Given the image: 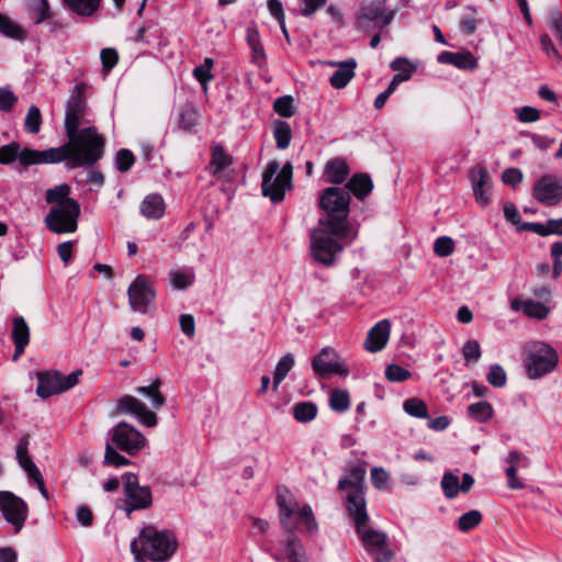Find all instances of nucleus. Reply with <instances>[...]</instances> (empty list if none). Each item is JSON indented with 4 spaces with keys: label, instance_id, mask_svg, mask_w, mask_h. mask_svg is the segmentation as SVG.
<instances>
[{
    "label": "nucleus",
    "instance_id": "f257e3e1",
    "mask_svg": "<svg viewBox=\"0 0 562 562\" xmlns=\"http://www.w3.org/2000/svg\"><path fill=\"white\" fill-rule=\"evenodd\" d=\"M87 88L86 83L80 82L71 89L69 99L66 102L65 131L68 138L79 142L80 145L102 157L105 142L97 128L89 126L79 130L88 111L85 97Z\"/></svg>",
    "mask_w": 562,
    "mask_h": 562
},
{
    "label": "nucleus",
    "instance_id": "f03ea898",
    "mask_svg": "<svg viewBox=\"0 0 562 562\" xmlns=\"http://www.w3.org/2000/svg\"><path fill=\"white\" fill-rule=\"evenodd\" d=\"M101 155L79 144L72 138L59 147L45 150L24 148L21 151V165L58 164L66 161L69 168H89L101 159Z\"/></svg>",
    "mask_w": 562,
    "mask_h": 562
},
{
    "label": "nucleus",
    "instance_id": "7ed1b4c3",
    "mask_svg": "<svg viewBox=\"0 0 562 562\" xmlns=\"http://www.w3.org/2000/svg\"><path fill=\"white\" fill-rule=\"evenodd\" d=\"M177 539L170 530H160L153 525L144 527L131 542L132 552H140L154 562H166L176 552Z\"/></svg>",
    "mask_w": 562,
    "mask_h": 562
},
{
    "label": "nucleus",
    "instance_id": "20e7f679",
    "mask_svg": "<svg viewBox=\"0 0 562 562\" xmlns=\"http://www.w3.org/2000/svg\"><path fill=\"white\" fill-rule=\"evenodd\" d=\"M277 504L279 506L280 524L286 531L293 532L302 526L308 532L318 530L312 507L307 504L300 505L285 487L278 488Z\"/></svg>",
    "mask_w": 562,
    "mask_h": 562
},
{
    "label": "nucleus",
    "instance_id": "39448f33",
    "mask_svg": "<svg viewBox=\"0 0 562 562\" xmlns=\"http://www.w3.org/2000/svg\"><path fill=\"white\" fill-rule=\"evenodd\" d=\"M350 205V194L344 188L329 187L325 189L319 198V207L326 213V217L321 218V225H326L336 232L350 229L348 223Z\"/></svg>",
    "mask_w": 562,
    "mask_h": 562
},
{
    "label": "nucleus",
    "instance_id": "423d86ee",
    "mask_svg": "<svg viewBox=\"0 0 562 562\" xmlns=\"http://www.w3.org/2000/svg\"><path fill=\"white\" fill-rule=\"evenodd\" d=\"M525 371L530 380H538L554 372L559 364V352L550 344L532 340L524 346Z\"/></svg>",
    "mask_w": 562,
    "mask_h": 562
},
{
    "label": "nucleus",
    "instance_id": "0eeeda50",
    "mask_svg": "<svg viewBox=\"0 0 562 562\" xmlns=\"http://www.w3.org/2000/svg\"><path fill=\"white\" fill-rule=\"evenodd\" d=\"M349 235L350 229L345 228L342 232L338 233L318 223V226L311 232V251L313 258L325 266L333 265L336 256L344 249L340 240L347 239Z\"/></svg>",
    "mask_w": 562,
    "mask_h": 562
},
{
    "label": "nucleus",
    "instance_id": "6e6552de",
    "mask_svg": "<svg viewBox=\"0 0 562 562\" xmlns=\"http://www.w3.org/2000/svg\"><path fill=\"white\" fill-rule=\"evenodd\" d=\"M348 513L367 551L374 555L376 562H389L393 554L386 547V536L368 526L369 516L367 507L359 508L358 510H348Z\"/></svg>",
    "mask_w": 562,
    "mask_h": 562
},
{
    "label": "nucleus",
    "instance_id": "1a4fd4ad",
    "mask_svg": "<svg viewBox=\"0 0 562 562\" xmlns=\"http://www.w3.org/2000/svg\"><path fill=\"white\" fill-rule=\"evenodd\" d=\"M293 167L290 161L280 167L279 161L271 160L262 172V194L273 203L283 201L285 192L292 188Z\"/></svg>",
    "mask_w": 562,
    "mask_h": 562
},
{
    "label": "nucleus",
    "instance_id": "9d476101",
    "mask_svg": "<svg viewBox=\"0 0 562 562\" xmlns=\"http://www.w3.org/2000/svg\"><path fill=\"white\" fill-rule=\"evenodd\" d=\"M124 498L120 508L127 517L135 510L147 509L153 504L151 490L147 485H140L136 474L127 472L123 474Z\"/></svg>",
    "mask_w": 562,
    "mask_h": 562
},
{
    "label": "nucleus",
    "instance_id": "9b49d317",
    "mask_svg": "<svg viewBox=\"0 0 562 562\" xmlns=\"http://www.w3.org/2000/svg\"><path fill=\"white\" fill-rule=\"evenodd\" d=\"M80 205L76 200H69L64 205H54L45 216V224L56 234L74 233L78 227Z\"/></svg>",
    "mask_w": 562,
    "mask_h": 562
},
{
    "label": "nucleus",
    "instance_id": "f8f14e48",
    "mask_svg": "<svg viewBox=\"0 0 562 562\" xmlns=\"http://www.w3.org/2000/svg\"><path fill=\"white\" fill-rule=\"evenodd\" d=\"M366 463L353 464L349 468V477L339 481V490L346 492L348 510L367 507L364 498Z\"/></svg>",
    "mask_w": 562,
    "mask_h": 562
},
{
    "label": "nucleus",
    "instance_id": "ddd939ff",
    "mask_svg": "<svg viewBox=\"0 0 562 562\" xmlns=\"http://www.w3.org/2000/svg\"><path fill=\"white\" fill-rule=\"evenodd\" d=\"M0 513L4 520L19 532L25 525L29 516L26 502L10 491H0Z\"/></svg>",
    "mask_w": 562,
    "mask_h": 562
},
{
    "label": "nucleus",
    "instance_id": "4468645a",
    "mask_svg": "<svg viewBox=\"0 0 562 562\" xmlns=\"http://www.w3.org/2000/svg\"><path fill=\"white\" fill-rule=\"evenodd\" d=\"M131 310L136 313L147 314L154 306L156 292L144 274H138L127 289Z\"/></svg>",
    "mask_w": 562,
    "mask_h": 562
},
{
    "label": "nucleus",
    "instance_id": "2eb2a0df",
    "mask_svg": "<svg viewBox=\"0 0 562 562\" xmlns=\"http://www.w3.org/2000/svg\"><path fill=\"white\" fill-rule=\"evenodd\" d=\"M80 375V370L74 371L68 375H63L59 372L38 373L36 393L43 398L63 393L74 387L78 383Z\"/></svg>",
    "mask_w": 562,
    "mask_h": 562
},
{
    "label": "nucleus",
    "instance_id": "dca6fc26",
    "mask_svg": "<svg viewBox=\"0 0 562 562\" xmlns=\"http://www.w3.org/2000/svg\"><path fill=\"white\" fill-rule=\"evenodd\" d=\"M533 198L547 206H555L562 201V178L557 175H543L532 188Z\"/></svg>",
    "mask_w": 562,
    "mask_h": 562
},
{
    "label": "nucleus",
    "instance_id": "f3484780",
    "mask_svg": "<svg viewBox=\"0 0 562 562\" xmlns=\"http://www.w3.org/2000/svg\"><path fill=\"white\" fill-rule=\"evenodd\" d=\"M113 443L122 451L134 456L146 445V438L136 428L119 423L112 431Z\"/></svg>",
    "mask_w": 562,
    "mask_h": 562
},
{
    "label": "nucleus",
    "instance_id": "a211bd4d",
    "mask_svg": "<svg viewBox=\"0 0 562 562\" xmlns=\"http://www.w3.org/2000/svg\"><path fill=\"white\" fill-rule=\"evenodd\" d=\"M312 368L318 375L339 374L347 376L348 369L338 360L334 349L326 347L312 360Z\"/></svg>",
    "mask_w": 562,
    "mask_h": 562
},
{
    "label": "nucleus",
    "instance_id": "6ab92c4d",
    "mask_svg": "<svg viewBox=\"0 0 562 562\" xmlns=\"http://www.w3.org/2000/svg\"><path fill=\"white\" fill-rule=\"evenodd\" d=\"M475 201L486 206L491 202L492 180L488 171L482 166H475L469 175Z\"/></svg>",
    "mask_w": 562,
    "mask_h": 562
},
{
    "label": "nucleus",
    "instance_id": "aec40b11",
    "mask_svg": "<svg viewBox=\"0 0 562 562\" xmlns=\"http://www.w3.org/2000/svg\"><path fill=\"white\" fill-rule=\"evenodd\" d=\"M117 408L126 414L135 416L139 423L147 427L157 425V416L138 398L132 395H124L117 401Z\"/></svg>",
    "mask_w": 562,
    "mask_h": 562
},
{
    "label": "nucleus",
    "instance_id": "412c9836",
    "mask_svg": "<svg viewBox=\"0 0 562 562\" xmlns=\"http://www.w3.org/2000/svg\"><path fill=\"white\" fill-rule=\"evenodd\" d=\"M394 14V11L385 13L382 2H371L361 8L358 22L362 27H369L370 23L387 26L392 22Z\"/></svg>",
    "mask_w": 562,
    "mask_h": 562
},
{
    "label": "nucleus",
    "instance_id": "4be33fe9",
    "mask_svg": "<svg viewBox=\"0 0 562 562\" xmlns=\"http://www.w3.org/2000/svg\"><path fill=\"white\" fill-rule=\"evenodd\" d=\"M391 323L389 319L378 322L368 333L366 349L370 352L382 350L390 338Z\"/></svg>",
    "mask_w": 562,
    "mask_h": 562
},
{
    "label": "nucleus",
    "instance_id": "5701e85b",
    "mask_svg": "<svg viewBox=\"0 0 562 562\" xmlns=\"http://www.w3.org/2000/svg\"><path fill=\"white\" fill-rule=\"evenodd\" d=\"M12 340L14 344L13 360H18L30 342V327L23 316H15L12 321Z\"/></svg>",
    "mask_w": 562,
    "mask_h": 562
},
{
    "label": "nucleus",
    "instance_id": "b1692460",
    "mask_svg": "<svg viewBox=\"0 0 562 562\" xmlns=\"http://www.w3.org/2000/svg\"><path fill=\"white\" fill-rule=\"evenodd\" d=\"M437 60L440 64L453 65L463 70H474L477 67V59L471 52L453 53L445 50L438 55Z\"/></svg>",
    "mask_w": 562,
    "mask_h": 562
},
{
    "label": "nucleus",
    "instance_id": "393cba45",
    "mask_svg": "<svg viewBox=\"0 0 562 562\" xmlns=\"http://www.w3.org/2000/svg\"><path fill=\"white\" fill-rule=\"evenodd\" d=\"M233 164V158L225 151L221 145L212 147L211 162L209 166L210 173L217 178H225V170Z\"/></svg>",
    "mask_w": 562,
    "mask_h": 562
},
{
    "label": "nucleus",
    "instance_id": "a878e982",
    "mask_svg": "<svg viewBox=\"0 0 562 562\" xmlns=\"http://www.w3.org/2000/svg\"><path fill=\"white\" fill-rule=\"evenodd\" d=\"M284 562H310L302 541L294 535L289 536L283 542Z\"/></svg>",
    "mask_w": 562,
    "mask_h": 562
},
{
    "label": "nucleus",
    "instance_id": "bb28decb",
    "mask_svg": "<svg viewBox=\"0 0 562 562\" xmlns=\"http://www.w3.org/2000/svg\"><path fill=\"white\" fill-rule=\"evenodd\" d=\"M349 173V166L342 158H334L327 161L325 166L326 181L334 184L344 183L348 179Z\"/></svg>",
    "mask_w": 562,
    "mask_h": 562
},
{
    "label": "nucleus",
    "instance_id": "cd10ccee",
    "mask_svg": "<svg viewBox=\"0 0 562 562\" xmlns=\"http://www.w3.org/2000/svg\"><path fill=\"white\" fill-rule=\"evenodd\" d=\"M357 63L353 58L339 63V68L329 79L330 85L336 89L345 88L355 77Z\"/></svg>",
    "mask_w": 562,
    "mask_h": 562
},
{
    "label": "nucleus",
    "instance_id": "c85d7f7f",
    "mask_svg": "<svg viewBox=\"0 0 562 562\" xmlns=\"http://www.w3.org/2000/svg\"><path fill=\"white\" fill-rule=\"evenodd\" d=\"M348 193H352L359 200L364 199L373 189L371 178L366 173L355 175L344 187Z\"/></svg>",
    "mask_w": 562,
    "mask_h": 562
},
{
    "label": "nucleus",
    "instance_id": "c756f323",
    "mask_svg": "<svg viewBox=\"0 0 562 562\" xmlns=\"http://www.w3.org/2000/svg\"><path fill=\"white\" fill-rule=\"evenodd\" d=\"M140 213L149 220H158L165 214V202L159 194L147 195L140 204Z\"/></svg>",
    "mask_w": 562,
    "mask_h": 562
},
{
    "label": "nucleus",
    "instance_id": "7c9ffc66",
    "mask_svg": "<svg viewBox=\"0 0 562 562\" xmlns=\"http://www.w3.org/2000/svg\"><path fill=\"white\" fill-rule=\"evenodd\" d=\"M246 41L251 50V63L258 67H262L266 63V53L261 44L259 32L252 27L247 29Z\"/></svg>",
    "mask_w": 562,
    "mask_h": 562
},
{
    "label": "nucleus",
    "instance_id": "2f4dec72",
    "mask_svg": "<svg viewBox=\"0 0 562 562\" xmlns=\"http://www.w3.org/2000/svg\"><path fill=\"white\" fill-rule=\"evenodd\" d=\"M63 3L70 12L89 18L99 10L101 0H63Z\"/></svg>",
    "mask_w": 562,
    "mask_h": 562
},
{
    "label": "nucleus",
    "instance_id": "473e14b6",
    "mask_svg": "<svg viewBox=\"0 0 562 562\" xmlns=\"http://www.w3.org/2000/svg\"><path fill=\"white\" fill-rule=\"evenodd\" d=\"M0 33L3 36L20 42L24 41L27 35L26 31L21 25L2 13H0Z\"/></svg>",
    "mask_w": 562,
    "mask_h": 562
},
{
    "label": "nucleus",
    "instance_id": "72a5a7b5",
    "mask_svg": "<svg viewBox=\"0 0 562 562\" xmlns=\"http://www.w3.org/2000/svg\"><path fill=\"white\" fill-rule=\"evenodd\" d=\"M195 273L193 269L188 268L184 270H171L169 273V281L173 289L186 290L194 282Z\"/></svg>",
    "mask_w": 562,
    "mask_h": 562
},
{
    "label": "nucleus",
    "instance_id": "f704fd0d",
    "mask_svg": "<svg viewBox=\"0 0 562 562\" xmlns=\"http://www.w3.org/2000/svg\"><path fill=\"white\" fill-rule=\"evenodd\" d=\"M292 414L299 423H308L315 419L317 415V406L308 401L299 402L293 405Z\"/></svg>",
    "mask_w": 562,
    "mask_h": 562
},
{
    "label": "nucleus",
    "instance_id": "c9c22d12",
    "mask_svg": "<svg viewBox=\"0 0 562 562\" xmlns=\"http://www.w3.org/2000/svg\"><path fill=\"white\" fill-rule=\"evenodd\" d=\"M295 360L292 353L284 355L277 363L273 375V390L277 391L280 383L294 367Z\"/></svg>",
    "mask_w": 562,
    "mask_h": 562
},
{
    "label": "nucleus",
    "instance_id": "e433bc0d",
    "mask_svg": "<svg viewBox=\"0 0 562 562\" xmlns=\"http://www.w3.org/2000/svg\"><path fill=\"white\" fill-rule=\"evenodd\" d=\"M160 384L161 382L157 378L150 385L137 387L136 392L140 395L147 396L155 408H160L165 405V397L159 392Z\"/></svg>",
    "mask_w": 562,
    "mask_h": 562
},
{
    "label": "nucleus",
    "instance_id": "4c0bfd02",
    "mask_svg": "<svg viewBox=\"0 0 562 562\" xmlns=\"http://www.w3.org/2000/svg\"><path fill=\"white\" fill-rule=\"evenodd\" d=\"M273 136L279 149L288 148L292 138V132L289 123L284 121H276L273 124Z\"/></svg>",
    "mask_w": 562,
    "mask_h": 562
},
{
    "label": "nucleus",
    "instance_id": "58836bf2",
    "mask_svg": "<svg viewBox=\"0 0 562 562\" xmlns=\"http://www.w3.org/2000/svg\"><path fill=\"white\" fill-rule=\"evenodd\" d=\"M477 11L474 7L469 5L464 9L462 15L460 16L459 25L460 29L467 34H473L479 24V20L476 19Z\"/></svg>",
    "mask_w": 562,
    "mask_h": 562
},
{
    "label": "nucleus",
    "instance_id": "ea45409f",
    "mask_svg": "<svg viewBox=\"0 0 562 562\" xmlns=\"http://www.w3.org/2000/svg\"><path fill=\"white\" fill-rule=\"evenodd\" d=\"M468 413L471 418L479 423L488 420L493 415V407L487 402L473 403L468 407Z\"/></svg>",
    "mask_w": 562,
    "mask_h": 562
},
{
    "label": "nucleus",
    "instance_id": "a19ab883",
    "mask_svg": "<svg viewBox=\"0 0 562 562\" xmlns=\"http://www.w3.org/2000/svg\"><path fill=\"white\" fill-rule=\"evenodd\" d=\"M440 485H441L443 495L449 499L454 498L458 495V493L460 492L459 476L453 474L452 472L443 473Z\"/></svg>",
    "mask_w": 562,
    "mask_h": 562
},
{
    "label": "nucleus",
    "instance_id": "79ce46f5",
    "mask_svg": "<svg viewBox=\"0 0 562 562\" xmlns=\"http://www.w3.org/2000/svg\"><path fill=\"white\" fill-rule=\"evenodd\" d=\"M70 187L68 184H59L46 191V201L55 205H64L67 201L71 200L68 198Z\"/></svg>",
    "mask_w": 562,
    "mask_h": 562
},
{
    "label": "nucleus",
    "instance_id": "37998d69",
    "mask_svg": "<svg viewBox=\"0 0 562 562\" xmlns=\"http://www.w3.org/2000/svg\"><path fill=\"white\" fill-rule=\"evenodd\" d=\"M403 409L409 416L416 418H427L428 411L427 405L423 400L417 397L408 398L403 403Z\"/></svg>",
    "mask_w": 562,
    "mask_h": 562
},
{
    "label": "nucleus",
    "instance_id": "c03bdc74",
    "mask_svg": "<svg viewBox=\"0 0 562 562\" xmlns=\"http://www.w3.org/2000/svg\"><path fill=\"white\" fill-rule=\"evenodd\" d=\"M42 125V113L38 106L31 105L24 119V127L31 134H37Z\"/></svg>",
    "mask_w": 562,
    "mask_h": 562
},
{
    "label": "nucleus",
    "instance_id": "a18cd8bd",
    "mask_svg": "<svg viewBox=\"0 0 562 562\" xmlns=\"http://www.w3.org/2000/svg\"><path fill=\"white\" fill-rule=\"evenodd\" d=\"M329 405L333 411L345 412L350 406L349 393L344 390H335L330 393Z\"/></svg>",
    "mask_w": 562,
    "mask_h": 562
},
{
    "label": "nucleus",
    "instance_id": "49530a36",
    "mask_svg": "<svg viewBox=\"0 0 562 562\" xmlns=\"http://www.w3.org/2000/svg\"><path fill=\"white\" fill-rule=\"evenodd\" d=\"M482 521V514L479 510H470L458 519V528L463 531H470Z\"/></svg>",
    "mask_w": 562,
    "mask_h": 562
},
{
    "label": "nucleus",
    "instance_id": "de8ad7c7",
    "mask_svg": "<svg viewBox=\"0 0 562 562\" xmlns=\"http://www.w3.org/2000/svg\"><path fill=\"white\" fill-rule=\"evenodd\" d=\"M21 149L20 144L16 142H12L8 145L0 147V164L7 165L15 159H19L21 162Z\"/></svg>",
    "mask_w": 562,
    "mask_h": 562
},
{
    "label": "nucleus",
    "instance_id": "09e8293b",
    "mask_svg": "<svg viewBox=\"0 0 562 562\" xmlns=\"http://www.w3.org/2000/svg\"><path fill=\"white\" fill-rule=\"evenodd\" d=\"M524 313L537 319H544L549 314V308L539 302L527 300L524 302Z\"/></svg>",
    "mask_w": 562,
    "mask_h": 562
},
{
    "label": "nucleus",
    "instance_id": "8fccbe9b",
    "mask_svg": "<svg viewBox=\"0 0 562 562\" xmlns=\"http://www.w3.org/2000/svg\"><path fill=\"white\" fill-rule=\"evenodd\" d=\"M462 356L467 363L477 362L482 356L479 341L475 339L467 340L462 347Z\"/></svg>",
    "mask_w": 562,
    "mask_h": 562
},
{
    "label": "nucleus",
    "instance_id": "3c124183",
    "mask_svg": "<svg viewBox=\"0 0 562 562\" xmlns=\"http://www.w3.org/2000/svg\"><path fill=\"white\" fill-rule=\"evenodd\" d=\"M114 162L119 171L126 172L134 165L135 156L131 150L123 148L115 154Z\"/></svg>",
    "mask_w": 562,
    "mask_h": 562
},
{
    "label": "nucleus",
    "instance_id": "603ef678",
    "mask_svg": "<svg viewBox=\"0 0 562 562\" xmlns=\"http://www.w3.org/2000/svg\"><path fill=\"white\" fill-rule=\"evenodd\" d=\"M487 382L494 387H503L507 381V374L502 366L492 364L486 375Z\"/></svg>",
    "mask_w": 562,
    "mask_h": 562
},
{
    "label": "nucleus",
    "instance_id": "864d4df0",
    "mask_svg": "<svg viewBox=\"0 0 562 562\" xmlns=\"http://www.w3.org/2000/svg\"><path fill=\"white\" fill-rule=\"evenodd\" d=\"M385 376L391 382H403L408 380L412 376V373L407 369L392 363L386 367Z\"/></svg>",
    "mask_w": 562,
    "mask_h": 562
},
{
    "label": "nucleus",
    "instance_id": "5fc2aeb1",
    "mask_svg": "<svg viewBox=\"0 0 562 562\" xmlns=\"http://www.w3.org/2000/svg\"><path fill=\"white\" fill-rule=\"evenodd\" d=\"M434 251L439 257L450 256L454 251V241L448 236L438 237L434 244Z\"/></svg>",
    "mask_w": 562,
    "mask_h": 562
},
{
    "label": "nucleus",
    "instance_id": "6e6d98bb",
    "mask_svg": "<svg viewBox=\"0 0 562 562\" xmlns=\"http://www.w3.org/2000/svg\"><path fill=\"white\" fill-rule=\"evenodd\" d=\"M100 59L102 63L103 71L108 74L111 69H113L116 66L119 61V54L116 49L106 47L101 50Z\"/></svg>",
    "mask_w": 562,
    "mask_h": 562
},
{
    "label": "nucleus",
    "instance_id": "4d7b16f0",
    "mask_svg": "<svg viewBox=\"0 0 562 562\" xmlns=\"http://www.w3.org/2000/svg\"><path fill=\"white\" fill-rule=\"evenodd\" d=\"M515 113L517 119L522 123H533L539 121L541 117L540 110L529 105L515 109Z\"/></svg>",
    "mask_w": 562,
    "mask_h": 562
},
{
    "label": "nucleus",
    "instance_id": "13d9d810",
    "mask_svg": "<svg viewBox=\"0 0 562 562\" xmlns=\"http://www.w3.org/2000/svg\"><path fill=\"white\" fill-rule=\"evenodd\" d=\"M274 111L283 117L293 115V99L290 95H283L276 99L273 103Z\"/></svg>",
    "mask_w": 562,
    "mask_h": 562
},
{
    "label": "nucleus",
    "instance_id": "bf43d9fd",
    "mask_svg": "<svg viewBox=\"0 0 562 562\" xmlns=\"http://www.w3.org/2000/svg\"><path fill=\"white\" fill-rule=\"evenodd\" d=\"M104 463L114 467H125L130 464V460L120 454L110 443L105 447Z\"/></svg>",
    "mask_w": 562,
    "mask_h": 562
},
{
    "label": "nucleus",
    "instance_id": "052dcab7",
    "mask_svg": "<svg viewBox=\"0 0 562 562\" xmlns=\"http://www.w3.org/2000/svg\"><path fill=\"white\" fill-rule=\"evenodd\" d=\"M390 474L384 468L375 467L371 470V483L376 490H384L387 487Z\"/></svg>",
    "mask_w": 562,
    "mask_h": 562
},
{
    "label": "nucleus",
    "instance_id": "680f3d73",
    "mask_svg": "<svg viewBox=\"0 0 562 562\" xmlns=\"http://www.w3.org/2000/svg\"><path fill=\"white\" fill-rule=\"evenodd\" d=\"M18 102V97L8 88L0 87V112H10Z\"/></svg>",
    "mask_w": 562,
    "mask_h": 562
},
{
    "label": "nucleus",
    "instance_id": "e2e57ef3",
    "mask_svg": "<svg viewBox=\"0 0 562 562\" xmlns=\"http://www.w3.org/2000/svg\"><path fill=\"white\" fill-rule=\"evenodd\" d=\"M505 462L508 464V467H513L517 470L527 469L530 464L529 458L516 450L508 453Z\"/></svg>",
    "mask_w": 562,
    "mask_h": 562
},
{
    "label": "nucleus",
    "instance_id": "0e129e2a",
    "mask_svg": "<svg viewBox=\"0 0 562 562\" xmlns=\"http://www.w3.org/2000/svg\"><path fill=\"white\" fill-rule=\"evenodd\" d=\"M391 68L397 74L407 75L408 79H411L413 72L416 70V66L411 64L406 58H396L391 63Z\"/></svg>",
    "mask_w": 562,
    "mask_h": 562
},
{
    "label": "nucleus",
    "instance_id": "69168bd1",
    "mask_svg": "<svg viewBox=\"0 0 562 562\" xmlns=\"http://www.w3.org/2000/svg\"><path fill=\"white\" fill-rule=\"evenodd\" d=\"M522 172L518 168H507L502 173V181L514 188L522 181Z\"/></svg>",
    "mask_w": 562,
    "mask_h": 562
},
{
    "label": "nucleus",
    "instance_id": "338daca9",
    "mask_svg": "<svg viewBox=\"0 0 562 562\" xmlns=\"http://www.w3.org/2000/svg\"><path fill=\"white\" fill-rule=\"evenodd\" d=\"M327 0H302L300 13L305 16H312L318 9L326 4Z\"/></svg>",
    "mask_w": 562,
    "mask_h": 562
},
{
    "label": "nucleus",
    "instance_id": "774afa93",
    "mask_svg": "<svg viewBox=\"0 0 562 562\" xmlns=\"http://www.w3.org/2000/svg\"><path fill=\"white\" fill-rule=\"evenodd\" d=\"M540 236L559 235L562 236V218L549 220L546 224L541 223Z\"/></svg>",
    "mask_w": 562,
    "mask_h": 562
}]
</instances>
